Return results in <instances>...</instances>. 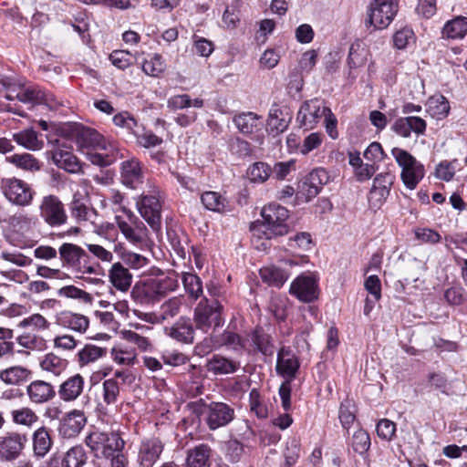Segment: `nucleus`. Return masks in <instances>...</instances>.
<instances>
[{
	"label": "nucleus",
	"mask_w": 467,
	"mask_h": 467,
	"mask_svg": "<svg viewBox=\"0 0 467 467\" xmlns=\"http://www.w3.org/2000/svg\"><path fill=\"white\" fill-rule=\"evenodd\" d=\"M399 11L397 0H372L368 8L366 26H372L375 29H385L395 18Z\"/></svg>",
	"instance_id": "3"
},
{
	"label": "nucleus",
	"mask_w": 467,
	"mask_h": 467,
	"mask_svg": "<svg viewBox=\"0 0 467 467\" xmlns=\"http://www.w3.org/2000/svg\"><path fill=\"white\" fill-rule=\"evenodd\" d=\"M87 423L83 411L73 410L61 420L58 427L59 434L65 439L76 437L80 433Z\"/></svg>",
	"instance_id": "17"
},
{
	"label": "nucleus",
	"mask_w": 467,
	"mask_h": 467,
	"mask_svg": "<svg viewBox=\"0 0 467 467\" xmlns=\"http://www.w3.org/2000/svg\"><path fill=\"white\" fill-rule=\"evenodd\" d=\"M109 59L118 68L125 69L131 64V54L126 50H114Z\"/></svg>",
	"instance_id": "61"
},
{
	"label": "nucleus",
	"mask_w": 467,
	"mask_h": 467,
	"mask_svg": "<svg viewBox=\"0 0 467 467\" xmlns=\"http://www.w3.org/2000/svg\"><path fill=\"white\" fill-rule=\"evenodd\" d=\"M233 122L238 130L244 135L262 130L264 126L262 117L251 111L243 112L234 116Z\"/></svg>",
	"instance_id": "27"
},
{
	"label": "nucleus",
	"mask_w": 467,
	"mask_h": 467,
	"mask_svg": "<svg viewBox=\"0 0 467 467\" xmlns=\"http://www.w3.org/2000/svg\"><path fill=\"white\" fill-rule=\"evenodd\" d=\"M222 311L223 306L218 300L203 297L194 310L196 327L207 332L212 327H221L223 324Z\"/></svg>",
	"instance_id": "4"
},
{
	"label": "nucleus",
	"mask_w": 467,
	"mask_h": 467,
	"mask_svg": "<svg viewBox=\"0 0 467 467\" xmlns=\"http://www.w3.org/2000/svg\"><path fill=\"white\" fill-rule=\"evenodd\" d=\"M109 277L113 287L120 292H127L132 283V275L120 263L111 265Z\"/></svg>",
	"instance_id": "30"
},
{
	"label": "nucleus",
	"mask_w": 467,
	"mask_h": 467,
	"mask_svg": "<svg viewBox=\"0 0 467 467\" xmlns=\"http://www.w3.org/2000/svg\"><path fill=\"white\" fill-rule=\"evenodd\" d=\"M251 339L253 341V344L255 346L256 349L260 351L262 354L265 356L273 355L274 346L272 343L271 337L267 333H265L262 327H255V329L251 335Z\"/></svg>",
	"instance_id": "39"
},
{
	"label": "nucleus",
	"mask_w": 467,
	"mask_h": 467,
	"mask_svg": "<svg viewBox=\"0 0 467 467\" xmlns=\"http://www.w3.org/2000/svg\"><path fill=\"white\" fill-rule=\"evenodd\" d=\"M318 99H312L302 104L297 113V121L306 130H311L324 117L323 108Z\"/></svg>",
	"instance_id": "18"
},
{
	"label": "nucleus",
	"mask_w": 467,
	"mask_h": 467,
	"mask_svg": "<svg viewBox=\"0 0 467 467\" xmlns=\"http://www.w3.org/2000/svg\"><path fill=\"white\" fill-rule=\"evenodd\" d=\"M26 394L31 403L40 405L52 400L56 390L51 383L37 379L26 387Z\"/></svg>",
	"instance_id": "20"
},
{
	"label": "nucleus",
	"mask_w": 467,
	"mask_h": 467,
	"mask_svg": "<svg viewBox=\"0 0 467 467\" xmlns=\"http://www.w3.org/2000/svg\"><path fill=\"white\" fill-rule=\"evenodd\" d=\"M140 215L155 231L161 227V204L160 201V192L153 188L149 193H143L140 200L137 202Z\"/></svg>",
	"instance_id": "10"
},
{
	"label": "nucleus",
	"mask_w": 467,
	"mask_h": 467,
	"mask_svg": "<svg viewBox=\"0 0 467 467\" xmlns=\"http://www.w3.org/2000/svg\"><path fill=\"white\" fill-rule=\"evenodd\" d=\"M212 450L207 444H200L189 450L186 467H210Z\"/></svg>",
	"instance_id": "34"
},
{
	"label": "nucleus",
	"mask_w": 467,
	"mask_h": 467,
	"mask_svg": "<svg viewBox=\"0 0 467 467\" xmlns=\"http://www.w3.org/2000/svg\"><path fill=\"white\" fill-rule=\"evenodd\" d=\"M328 181L329 176L325 169H315L303 181L302 190L308 199H312L320 192L323 185L327 184Z\"/></svg>",
	"instance_id": "24"
},
{
	"label": "nucleus",
	"mask_w": 467,
	"mask_h": 467,
	"mask_svg": "<svg viewBox=\"0 0 467 467\" xmlns=\"http://www.w3.org/2000/svg\"><path fill=\"white\" fill-rule=\"evenodd\" d=\"M126 218L117 215L116 223L121 234L134 244H141L147 237V228L131 211L123 209Z\"/></svg>",
	"instance_id": "11"
},
{
	"label": "nucleus",
	"mask_w": 467,
	"mask_h": 467,
	"mask_svg": "<svg viewBox=\"0 0 467 467\" xmlns=\"http://www.w3.org/2000/svg\"><path fill=\"white\" fill-rule=\"evenodd\" d=\"M394 181L395 175L391 172L378 174L373 181L370 197L377 198L379 202L385 201L389 195Z\"/></svg>",
	"instance_id": "31"
},
{
	"label": "nucleus",
	"mask_w": 467,
	"mask_h": 467,
	"mask_svg": "<svg viewBox=\"0 0 467 467\" xmlns=\"http://www.w3.org/2000/svg\"><path fill=\"white\" fill-rule=\"evenodd\" d=\"M121 182L130 188H138L143 182V172L140 161L137 159L124 161L121 163Z\"/></svg>",
	"instance_id": "23"
},
{
	"label": "nucleus",
	"mask_w": 467,
	"mask_h": 467,
	"mask_svg": "<svg viewBox=\"0 0 467 467\" xmlns=\"http://www.w3.org/2000/svg\"><path fill=\"white\" fill-rule=\"evenodd\" d=\"M259 273L265 283L275 287H281L289 276L286 270L276 265L263 267Z\"/></svg>",
	"instance_id": "36"
},
{
	"label": "nucleus",
	"mask_w": 467,
	"mask_h": 467,
	"mask_svg": "<svg viewBox=\"0 0 467 467\" xmlns=\"http://www.w3.org/2000/svg\"><path fill=\"white\" fill-rule=\"evenodd\" d=\"M202 204L208 210L221 213L225 208V199L215 192H205L201 196Z\"/></svg>",
	"instance_id": "54"
},
{
	"label": "nucleus",
	"mask_w": 467,
	"mask_h": 467,
	"mask_svg": "<svg viewBox=\"0 0 467 467\" xmlns=\"http://www.w3.org/2000/svg\"><path fill=\"white\" fill-rule=\"evenodd\" d=\"M292 115L285 107L274 104L269 111L267 130L275 135L284 132L291 121Z\"/></svg>",
	"instance_id": "21"
},
{
	"label": "nucleus",
	"mask_w": 467,
	"mask_h": 467,
	"mask_svg": "<svg viewBox=\"0 0 467 467\" xmlns=\"http://www.w3.org/2000/svg\"><path fill=\"white\" fill-rule=\"evenodd\" d=\"M67 362L60 357L48 353L40 362V367L43 370L50 372L54 375H60L67 368Z\"/></svg>",
	"instance_id": "44"
},
{
	"label": "nucleus",
	"mask_w": 467,
	"mask_h": 467,
	"mask_svg": "<svg viewBox=\"0 0 467 467\" xmlns=\"http://www.w3.org/2000/svg\"><path fill=\"white\" fill-rule=\"evenodd\" d=\"M52 161L58 168L71 173H77L81 170L78 158L69 150L60 148L55 150L52 151Z\"/></svg>",
	"instance_id": "33"
},
{
	"label": "nucleus",
	"mask_w": 467,
	"mask_h": 467,
	"mask_svg": "<svg viewBox=\"0 0 467 467\" xmlns=\"http://www.w3.org/2000/svg\"><path fill=\"white\" fill-rule=\"evenodd\" d=\"M57 295L67 298L79 299L85 303H90L92 296L89 293L78 288L75 285H66L58 289Z\"/></svg>",
	"instance_id": "57"
},
{
	"label": "nucleus",
	"mask_w": 467,
	"mask_h": 467,
	"mask_svg": "<svg viewBox=\"0 0 467 467\" xmlns=\"http://www.w3.org/2000/svg\"><path fill=\"white\" fill-rule=\"evenodd\" d=\"M182 305V299L181 297L174 296L170 298L161 305L160 313L156 316V319L159 322H162L174 317L179 314Z\"/></svg>",
	"instance_id": "47"
},
{
	"label": "nucleus",
	"mask_w": 467,
	"mask_h": 467,
	"mask_svg": "<svg viewBox=\"0 0 467 467\" xmlns=\"http://www.w3.org/2000/svg\"><path fill=\"white\" fill-rule=\"evenodd\" d=\"M60 132L67 138L76 140L82 149H105L103 137L91 128L78 123H67L60 129Z\"/></svg>",
	"instance_id": "7"
},
{
	"label": "nucleus",
	"mask_w": 467,
	"mask_h": 467,
	"mask_svg": "<svg viewBox=\"0 0 467 467\" xmlns=\"http://www.w3.org/2000/svg\"><path fill=\"white\" fill-rule=\"evenodd\" d=\"M31 441L32 453L36 460L44 459L50 452L54 444L51 431L46 426H41L33 431Z\"/></svg>",
	"instance_id": "19"
},
{
	"label": "nucleus",
	"mask_w": 467,
	"mask_h": 467,
	"mask_svg": "<svg viewBox=\"0 0 467 467\" xmlns=\"http://www.w3.org/2000/svg\"><path fill=\"white\" fill-rule=\"evenodd\" d=\"M87 462V455L81 446L70 448L64 455L61 467H82Z\"/></svg>",
	"instance_id": "42"
},
{
	"label": "nucleus",
	"mask_w": 467,
	"mask_h": 467,
	"mask_svg": "<svg viewBox=\"0 0 467 467\" xmlns=\"http://www.w3.org/2000/svg\"><path fill=\"white\" fill-rule=\"evenodd\" d=\"M441 35L446 39H462L467 35V17L459 16L446 22Z\"/></svg>",
	"instance_id": "35"
},
{
	"label": "nucleus",
	"mask_w": 467,
	"mask_h": 467,
	"mask_svg": "<svg viewBox=\"0 0 467 467\" xmlns=\"http://www.w3.org/2000/svg\"><path fill=\"white\" fill-rule=\"evenodd\" d=\"M177 286L176 281L170 277L161 279H153L142 285H136L131 291V296L136 300H142L147 297L150 293L158 296H163L168 291H172Z\"/></svg>",
	"instance_id": "14"
},
{
	"label": "nucleus",
	"mask_w": 467,
	"mask_h": 467,
	"mask_svg": "<svg viewBox=\"0 0 467 467\" xmlns=\"http://www.w3.org/2000/svg\"><path fill=\"white\" fill-rule=\"evenodd\" d=\"M350 445L353 451L360 455L365 454L370 447V437L364 430H358L354 432Z\"/></svg>",
	"instance_id": "53"
},
{
	"label": "nucleus",
	"mask_w": 467,
	"mask_h": 467,
	"mask_svg": "<svg viewBox=\"0 0 467 467\" xmlns=\"http://www.w3.org/2000/svg\"><path fill=\"white\" fill-rule=\"evenodd\" d=\"M262 223H254L251 228L254 236L271 239L274 236H282L288 233L286 220L289 217L288 210L278 203H269L261 211Z\"/></svg>",
	"instance_id": "1"
},
{
	"label": "nucleus",
	"mask_w": 467,
	"mask_h": 467,
	"mask_svg": "<svg viewBox=\"0 0 467 467\" xmlns=\"http://www.w3.org/2000/svg\"><path fill=\"white\" fill-rule=\"evenodd\" d=\"M57 323L64 328L84 334L88 328L89 320L84 315L62 311L57 317Z\"/></svg>",
	"instance_id": "26"
},
{
	"label": "nucleus",
	"mask_w": 467,
	"mask_h": 467,
	"mask_svg": "<svg viewBox=\"0 0 467 467\" xmlns=\"http://www.w3.org/2000/svg\"><path fill=\"white\" fill-rule=\"evenodd\" d=\"M240 363L236 360L228 358L222 355H213L206 364L209 372L214 375L232 374L238 370Z\"/></svg>",
	"instance_id": "29"
},
{
	"label": "nucleus",
	"mask_w": 467,
	"mask_h": 467,
	"mask_svg": "<svg viewBox=\"0 0 467 467\" xmlns=\"http://www.w3.org/2000/svg\"><path fill=\"white\" fill-rule=\"evenodd\" d=\"M204 414L206 423L212 431L227 426L235 417L233 407L215 401L204 405Z\"/></svg>",
	"instance_id": "12"
},
{
	"label": "nucleus",
	"mask_w": 467,
	"mask_h": 467,
	"mask_svg": "<svg viewBox=\"0 0 467 467\" xmlns=\"http://www.w3.org/2000/svg\"><path fill=\"white\" fill-rule=\"evenodd\" d=\"M134 136L137 138L138 143L145 148L155 147L162 142V140L159 138L157 135H155L153 132H143V129L141 126L140 128H139V133L134 134Z\"/></svg>",
	"instance_id": "59"
},
{
	"label": "nucleus",
	"mask_w": 467,
	"mask_h": 467,
	"mask_svg": "<svg viewBox=\"0 0 467 467\" xmlns=\"http://www.w3.org/2000/svg\"><path fill=\"white\" fill-rule=\"evenodd\" d=\"M14 331L10 328L0 327V360L11 357L15 353V343L12 341Z\"/></svg>",
	"instance_id": "50"
},
{
	"label": "nucleus",
	"mask_w": 467,
	"mask_h": 467,
	"mask_svg": "<svg viewBox=\"0 0 467 467\" xmlns=\"http://www.w3.org/2000/svg\"><path fill=\"white\" fill-rule=\"evenodd\" d=\"M165 67L164 60L159 54H154L150 59H145L141 66L146 75L155 78L163 73Z\"/></svg>",
	"instance_id": "49"
},
{
	"label": "nucleus",
	"mask_w": 467,
	"mask_h": 467,
	"mask_svg": "<svg viewBox=\"0 0 467 467\" xmlns=\"http://www.w3.org/2000/svg\"><path fill=\"white\" fill-rule=\"evenodd\" d=\"M38 213L44 223L50 227L63 226L68 220L64 203L55 194H47L41 198Z\"/></svg>",
	"instance_id": "6"
},
{
	"label": "nucleus",
	"mask_w": 467,
	"mask_h": 467,
	"mask_svg": "<svg viewBox=\"0 0 467 467\" xmlns=\"http://www.w3.org/2000/svg\"><path fill=\"white\" fill-rule=\"evenodd\" d=\"M107 349L94 345H86L78 353V363L85 366L88 363L95 362L101 357L105 356Z\"/></svg>",
	"instance_id": "48"
},
{
	"label": "nucleus",
	"mask_w": 467,
	"mask_h": 467,
	"mask_svg": "<svg viewBox=\"0 0 467 467\" xmlns=\"http://www.w3.org/2000/svg\"><path fill=\"white\" fill-rule=\"evenodd\" d=\"M62 265L81 275H99V265L91 260L88 253L72 243H64L58 249Z\"/></svg>",
	"instance_id": "2"
},
{
	"label": "nucleus",
	"mask_w": 467,
	"mask_h": 467,
	"mask_svg": "<svg viewBox=\"0 0 467 467\" xmlns=\"http://www.w3.org/2000/svg\"><path fill=\"white\" fill-rule=\"evenodd\" d=\"M27 436L18 431H5L0 435V461L11 462L24 453Z\"/></svg>",
	"instance_id": "9"
},
{
	"label": "nucleus",
	"mask_w": 467,
	"mask_h": 467,
	"mask_svg": "<svg viewBox=\"0 0 467 467\" xmlns=\"http://www.w3.org/2000/svg\"><path fill=\"white\" fill-rule=\"evenodd\" d=\"M86 444L92 451H100L105 458L120 451L125 441L117 432L93 431L86 438Z\"/></svg>",
	"instance_id": "8"
},
{
	"label": "nucleus",
	"mask_w": 467,
	"mask_h": 467,
	"mask_svg": "<svg viewBox=\"0 0 467 467\" xmlns=\"http://www.w3.org/2000/svg\"><path fill=\"white\" fill-rule=\"evenodd\" d=\"M8 160L11 163L25 171H35L40 169L39 161L29 153L14 154Z\"/></svg>",
	"instance_id": "51"
},
{
	"label": "nucleus",
	"mask_w": 467,
	"mask_h": 467,
	"mask_svg": "<svg viewBox=\"0 0 467 467\" xmlns=\"http://www.w3.org/2000/svg\"><path fill=\"white\" fill-rule=\"evenodd\" d=\"M69 210L72 218L75 219L78 223L85 222L94 223V220L98 216L97 211L81 201L80 198L78 197V194H74L73 200L69 205Z\"/></svg>",
	"instance_id": "32"
},
{
	"label": "nucleus",
	"mask_w": 467,
	"mask_h": 467,
	"mask_svg": "<svg viewBox=\"0 0 467 467\" xmlns=\"http://www.w3.org/2000/svg\"><path fill=\"white\" fill-rule=\"evenodd\" d=\"M391 153L399 166L401 168L400 173H404L407 171H410L422 165L410 152L400 148H393Z\"/></svg>",
	"instance_id": "41"
},
{
	"label": "nucleus",
	"mask_w": 467,
	"mask_h": 467,
	"mask_svg": "<svg viewBox=\"0 0 467 467\" xmlns=\"http://www.w3.org/2000/svg\"><path fill=\"white\" fill-rule=\"evenodd\" d=\"M166 334L181 343H192L194 329L190 318L180 317L171 327H165Z\"/></svg>",
	"instance_id": "25"
},
{
	"label": "nucleus",
	"mask_w": 467,
	"mask_h": 467,
	"mask_svg": "<svg viewBox=\"0 0 467 467\" xmlns=\"http://www.w3.org/2000/svg\"><path fill=\"white\" fill-rule=\"evenodd\" d=\"M31 370L22 367L14 366L0 372V379L7 385H21L26 382L31 376Z\"/></svg>",
	"instance_id": "37"
},
{
	"label": "nucleus",
	"mask_w": 467,
	"mask_h": 467,
	"mask_svg": "<svg viewBox=\"0 0 467 467\" xmlns=\"http://www.w3.org/2000/svg\"><path fill=\"white\" fill-rule=\"evenodd\" d=\"M272 173V168L265 162L256 161L247 170L248 179L254 183H264Z\"/></svg>",
	"instance_id": "43"
},
{
	"label": "nucleus",
	"mask_w": 467,
	"mask_h": 467,
	"mask_svg": "<svg viewBox=\"0 0 467 467\" xmlns=\"http://www.w3.org/2000/svg\"><path fill=\"white\" fill-rule=\"evenodd\" d=\"M289 292L300 301L309 303L318 297V288L315 278L310 275H299L291 285Z\"/></svg>",
	"instance_id": "15"
},
{
	"label": "nucleus",
	"mask_w": 467,
	"mask_h": 467,
	"mask_svg": "<svg viewBox=\"0 0 467 467\" xmlns=\"http://www.w3.org/2000/svg\"><path fill=\"white\" fill-rule=\"evenodd\" d=\"M20 102L26 104L45 105L50 109H56L59 103L56 98L49 93H46L38 86H22V93L20 95Z\"/></svg>",
	"instance_id": "16"
},
{
	"label": "nucleus",
	"mask_w": 467,
	"mask_h": 467,
	"mask_svg": "<svg viewBox=\"0 0 467 467\" xmlns=\"http://www.w3.org/2000/svg\"><path fill=\"white\" fill-rule=\"evenodd\" d=\"M0 189L4 196L15 205L26 207L33 202L35 191L21 179L16 177L2 179Z\"/></svg>",
	"instance_id": "5"
},
{
	"label": "nucleus",
	"mask_w": 467,
	"mask_h": 467,
	"mask_svg": "<svg viewBox=\"0 0 467 467\" xmlns=\"http://www.w3.org/2000/svg\"><path fill=\"white\" fill-rule=\"evenodd\" d=\"M84 379L76 374L62 382L58 389L59 398L66 402L76 400L83 392Z\"/></svg>",
	"instance_id": "28"
},
{
	"label": "nucleus",
	"mask_w": 467,
	"mask_h": 467,
	"mask_svg": "<svg viewBox=\"0 0 467 467\" xmlns=\"http://www.w3.org/2000/svg\"><path fill=\"white\" fill-rule=\"evenodd\" d=\"M426 107L427 112L437 119L445 118L450 110L449 101L442 95L431 97L426 103Z\"/></svg>",
	"instance_id": "38"
},
{
	"label": "nucleus",
	"mask_w": 467,
	"mask_h": 467,
	"mask_svg": "<svg viewBox=\"0 0 467 467\" xmlns=\"http://www.w3.org/2000/svg\"><path fill=\"white\" fill-rule=\"evenodd\" d=\"M299 368L297 358L288 348H282L277 353L276 372L291 381Z\"/></svg>",
	"instance_id": "22"
},
{
	"label": "nucleus",
	"mask_w": 467,
	"mask_h": 467,
	"mask_svg": "<svg viewBox=\"0 0 467 467\" xmlns=\"http://www.w3.org/2000/svg\"><path fill=\"white\" fill-rule=\"evenodd\" d=\"M376 431L381 440L390 441L395 436L396 424L390 420L382 419L377 423Z\"/></svg>",
	"instance_id": "58"
},
{
	"label": "nucleus",
	"mask_w": 467,
	"mask_h": 467,
	"mask_svg": "<svg viewBox=\"0 0 467 467\" xmlns=\"http://www.w3.org/2000/svg\"><path fill=\"white\" fill-rule=\"evenodd\" d=\"M322 143V135L317 132L310 133L303 141L299 150L302 154L306 155L315 149H317Z\"/></svg>",
	"instance_id": "63"
},
{
	"label": "nucleus",
	"mask_w": 467,
	"mask_h": 467,
	"mask_svg": "<svg viewBox=\"0 0 467 467\" xmlns=\"http://www.w3.org/2000/svg\"><path fill=\"white\" fill-rule=\"evenodd\" d=\"M384 155L383 149L379 142L370 143L363 153L364 158L374 164L382 161L384 159Z\"/></svg>",
	"instance_id": "64"
},
{
	"label": "nucleus",
	"mask_w": 467,
	"mask_h": 467,
	"mask_svg": "<svg viewBox=\"0 0 467 467\" xmlns=\"http://www.w3.org/2000/svg\"><path fill=\"white\" fill-rule=\"evenodd\" d=\"M414 33L412 29L404 27L400 30H398L393 36L394 46L398 49L405 48L409 43L413 40Z\"/></svg>",
	"instance_id": "62"
},
{
	"label": "nucleus",
	"mask_w": 467,
	"mask_h": 467,
	"mask_svg": "<svg viewBox=\"0 0 467 467\" xmlns=\"http://www.w3.org/2000/svg\"><path fill=\"white\" fill-rule=\"evenodd\" d=\"M11 417L15 424L27 428H31L38 420L36 413L28 407L12 410Z\"/></svg>",
	"instance_id": "45"
},
{
	"label": "nucleus",
	"mask_w": 467,
	"mask_h": 467,
	"mask_svg": "<svg viewBox=\"0 0 467 467\" xmlns=\"http://www.w3.org/2000/svg\"><path fill=\"white\" fill-rule=\"evenodd\" d=\"M103 389V401L107 405H111L116 403L118 397L119 395V383L115 379H106L102 383Z\"/></svg>",
	"instance_id": "56"
},
{
	"label": "nucleus",
	"mask_w": 467,
	"mask_h": 467,
	"mask_svg": "<svg viewBox=\"0 0 467 467\" xmlns=\"http://www.w3.org/2000/svg\"><path fill=\"white\" fill-rule=\"evenodd\" d=\"M113 122L117 127L125 129L127 131L133 135L138 134L139 128H140V125H139L138 121L128 111H122L116 114L113 117Z\"/></svg>",
	"instance_id": "52"
},
{
	"label": "nucleus",
	"mask_w": 467,
	"mask_h": 467,
	"mask_svg": "<svg viewBox=\"0 0 467 467\" xmlns=\"http://www.w3.org/2000/svg\"><path fill=\"white\" fill-rule=\"evenodd\" d=\"M14 140L31 150H38L43 147V141L38 140L37 133L34 130H25L14 134Z\"/></svg>",
	"instance_id": "40"
},
{
	"label": "nucleus",
	"mask_w": 467,
	"mask_h": 467,
	"mask_svg": "<svg viewBox=\"0 0 467 467\" xmlns=\"http://www.w3.org/2000/svg\"><path fill=\"white\" fill-rule=\"evenodd\" d=\"M164 450V442L158 437L141 441L138 449L137 463L139 467H154Z\"/></svg>",
	"instance_id": "13"
},
{
	"label": "nucleus",
	"mask_w": 467,
	"mask_h": 467,
	"mask_svg": "<svg viewBox=\"0 0 467 467\" xmlns=\"http://www.w3.org/2000/svg\"><path fill=\"white\" fill-rule=\"evenodd\" d=\"M20 326L23 327H33L37 330H45L49 327L50 324L42 315L33 314L30 317L24 318L20 322Z\"/></svg>",
	"instance_id": "60"
},
{
	"label": "nucleus",
	"mask_w": 467,
	"mask_h": 467,
	"mask_svg": "<svg viewBox=\"0 0 467 467\" xmlns=\"http://www.w3.org/2000/svg\"><path fill=\"white\" fill-rule=\"evenodd\" d=\"M182 283L186 293L192 299H198L202 295V283L201 278L192 273H184Z\"/></svg>",
	"instance_id": "46"
},
{
	"label": "nucleus",
	"mask_w": 467,
	"mask_h": 467,
	"mask_svg": "<svg viewBox=\"0 0 467 467\" xmlns=\"http://www.w3.org/2000/svg\"><path fill=\"white\" fill-rule=\"evenodd\" d=\"M425 175L424 166L416 167L410 171H407L404 173H400V178L403 184L409 190H414L419 182L423 179Z\"/></svg>",
	"instance_id": "55"
}]
</instances>
